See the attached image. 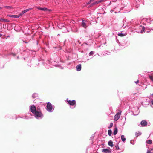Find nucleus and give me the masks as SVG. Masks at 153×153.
I'll return each instance as SVG.
<instances>
[{"label": "nucleus", "mask_w": 153, "mask_h": 153, "mask_svg": "<svg viewBox=\"0 0 153 153\" xmlns=\"http://www.w3.org/2000/svg\"><path fill=\"white\" fill-rule=\"evenodd\" d=\"M54 109V108H53L52 105L51 103L49 102L48 103L46 106V109L47 111L49 112H51L53 111Z\"/></svg>", "instance_id": "obj_3"}, {"label": "nucleus", "mask_w": 153, "mask_h": 153, "mask_svg": "<svg viewBox=\"0 0 153 153\" xmlns=\"http://www.w3.org/2000/svg\"><path fill=\"white\" fill-rule=\"evenodd\" d=\"M115 147L116 148L117 150H118L119 149V147L118 144H117V145L115 146Z\"/></svg>", "instance_id": "obj_30"}, {"label": "nucleus", "mask_w": 153, "mask_h": 153, "mask_svg": "<svg viewBox=\"0 0 153 153\" xmlns=\"http://www.w3.org/2000/svg\"><path fill=\"white\" fill-rule=\"evenodd\" d=\"M118 35L120 36L123 37L125 36L126 34L122 33H119L118 34Z\"/></svg>", "instance_id": "obj_19"}, {"label": "nucleus", "mask_w": 153, "mask_h": 153, "mask_svg": "<svg viewBox=\"0 0 153 153\" xmlns=\"http://www.w3.org/2000/svg\"><path fill=\"white\" fill-rule=\"evenodd\" d=\"M130 143L131 144L134 145L135 144V143L134 140H131L130 141Z\"/></svg>", "instance_id": "obj_27"}, {"label": "nucleus", "mask_w": 153, "mask_h": 153, "mask_svg": "<svg viewBox=\"0 0 153 153\" xmlns=\"http://www.w3.org/2000/svg\"><path fill=\"white\" fill-rule=\"evenodd\" d=\"M141 125L142 126H145L147 125V122L145 120H143L141 122Z\"/></svg>", "instance_id": "obj_10"}, {"label": "nucleus", "mask_w": 153, "mask_h": 153, "mask_svg": "<svg viewBox=\"0 0 153 153\" xmlns=\"http://www.w3.org/2000/svg\"><path fill=\"white\" fill-rule=\"evenodd\" d=\"M112 134V131L111 130H108V134L109 136H111Z\"/></svg>", "instance_id": "obj_20"}, {"label": "nucleus", "mask_w": 153, "mask_h": 153, "mask_svg": "<svg viewBox=\"0 0 153 153\" xmlns=\"http://www.w3.org/2000/svg\"><path fill=\"white\" fill-rule=\"evenodd\" d=\"M146 143L149 144H151L152 143V141L151 140H148L146 141Z\"/></svg>", "instance_id": "obj_18"}, {"label": "nucleus", "mask_w": 153, "mask_h": 153, "mask_svg": "<svg viewBox=\"0 0 153 153\" xmlns=\"http://www.w3.org/2000/svg\"><path fill=\"white\" fill-rule=\"evenodd\" d=\"M103 1V0H99L98 1H96L97 2V4H98L102 2Z\"/></svg>", "instance_id": "obj_31"}, {"label": "nucleus", "mask_w": 153, "mask_h": 153, "mask_svg": "<svg viewBox=\"0 0 153 153\" xmlns=\"http://www.w3.org/2000/svg\"><path fill=\"white\" fill-rule=\"evenodd\" d=\"M68 104L70 105V107L72 109L75 107L76 105V102L75 100H68V99H67Z\"/></svg>", "instance_id": "obj_2"}, {"label": "nucleus", "mask_w": 153, "mask_h": 153, "mask_svg": "<svg viewBox=\"0 0 153 153\" xmlns=\"http://www.w3.org/2000/svg\"><path fill=\"white\" fill-rule=\"evenodd\" d=\"M147 32H149V31H147Z\"/></svg>", "instance_id": "obj_46"}, {"label": "nucleus", "mask_w": 153, "mask_h": 153, "mask_svg": "<svg viewBox=\"0 0 153 153\" xmlns=\"http://www.w3.org/2000/svg\"><path fill=\"white\" fill-rule=\"evenodd\" d=\"M37 8L39 10H42V11H48V12H50L51 11V10L48 9L47 8H45V7L41 8V7H37Z\"/></svg>", "instance_id": "obj_5"}, {"label": "nucleus", "mask_w": 153, "mask_h": 153, "mask_svg": "<svg viewBox=\"0 0 153 153\" xmlns=\"http://www.w3.org/2000/svg\"><path fill=\"white\" fill-rule=\"evenodd\" d=\"M10 55H13V56H15V54H13V53H10Z\"/></svg>", "instance_id": "obj_38"}, {"label": "nucleus", "mask_w": 153, "mask_h": 153, "mask_svg": "<svg viewBox=\"0 0 153 153\" xmlns=\"http://www.w3.org/2000/svg\"><path fill=\"white\" fill-rule=\"evenodd\" d=\"M20 17V16L19 15H10V17H13L15 18H18Z\"/></svg>", "instance_id": "obj_13"}, {"label": "nucleus", "mask_w": 153, "mask_h": 153, "mask_svg": "<svg viewBox=\"0 0 153 153\" xmlns=\"http://www.w3.org/2000/svg\"><path fill=\"white\" fill-rule=\"evenodd\" d=\"M117 128H115L114 130L113 134L114 135H115L117 133Z\"/></svg>", "instance_id": "obj_15"}, {"label": "nucleus", "mask_w": 153, "mask_h": 153, "mask_svg": "<svg viewBox=\"0 0 153 153\" xmlns=\"http://www.w3.org/2000/svg\"><path fill=\"white\" fill-rule=\"evenodd\" d=\"M152 95L153 96V94H152Z\"/></svg>", "instance_id": "obj_48"}, {"label": "nucleus", "mask_w": 153, "mask_h": 153, "mask_svg": "<svg viewBox=\"0 0 153 153\" xmlns=\"http://www.w3.org/2000/svg\"><path fill=\"white\" fill-rule=\"evenodd\" d=\"M113 126V123H111L110 124L109 126L108 127V128H110L112 127Z\"/></svg>", "instance_id": "obj_26"}, {"label": "nucleus", "mask_w": 153, "mask_h": 153, "mask_svg": "<svg viewBox=\"0 0 153 153\" xmlns=\"http://www.w3.org/2000/svg\"><path fill=\"white\" fill-rule=\"evenodd\" d=\"M121 111H119V112L116 114L114 117V121H117L119 119L121 115Z\"/></svg>", "instance_id": "obj_4"}, {"label": "nucleus", "mask_w": 153, "mask_h": 153, "mask_svg": "<svg viewBox=\"0 0 153 153\" xmlns=\"http://www.w3.org/2000/svg\"><path fill=\"white\" fill-rule=\"evenodd\" d=\"M5 22H9V21L8 20H7V19H4V21Z\"/></svg>", "instance_id": "obj_40"}, {"label": "nucleus", "mask_w": 153, "mask_h": 153, "mask_svg": "<svg viewBox=\"0 0 153 153\" xmlns=\"http://www.w3.org/2000/svg\"><path fill=\"white\" fill-rule=\"evenodd\" d=\"M4 19H0V21H4Z\"/></svg>", "instance_id": "obj_39"}, {"label": "nucleus", "mask_w": 153, "mask_h": 153, "mask_svg": "<svg viewBox=\"0 0 153 153\" xmlns=\"http://www.w3.org/2000/svg\"><path fill=\"white\" fill-rule=\"evenodd\" d=\"M24 13H25V12L24 11H23L21 12V13L19 14L18 15H19L20 16V17Z\"/></svg>", "instance_id": "obj_29"}, {"label": "nucleus", "mask_w": 153, "mask_h": 153, "mask_svg": "<svg viewBox=\"0 0 153 153\" xmlns=\"http://www.w3.org/2000/svg\"><path fill=\"white\" fill-rule=\"evenodd\" d=\"M2 9V7H0V9Z\"/></svg>", "instance_id": "obj_44"}, {"label": "nucleus", "mask_w": 153, "mask_h": 153, "mask_svg": "<svg viewBox=\"0 0 153 153\" xmlns=\"http://www.w3.org/2000/svg\"><path fill=\"white\" fill-rule=\"evenodd\" d=\"M31 9H32V8H29V9H26L24 11L25 12V13Z\"/></svg>", "instance_id": "obj_25"}, {"label": "nucleus", "mask_w": 153, "mask_h": 153, "mask_svg": "<svg viewBox=\"0 0 153 153\" xmlns=\"http://www.w3.org/2000/svg\"><path fill=\"white\" fill-rule=\"evenodd\" d=\"M147 22H149V21L152 22L153 21L152 19H148L146 20Z\"/></svg>", "instance_id": "obj_28"}, {"label": "nucleus", "mask_w": 153, "mask_h": 153, "mask_svg": "<svg viewBox=\"0 0 153 153\" xmlns=\"http://www.w3.org/2000/svg\"><path fill=\"white\" fill-rule=\"evenodd\" d=\"M88 149V147L87 148V149H86V153H87V150Z\"/></svg>", "instance_id": "obj_41"}, {"label": "nucleus", "mask_w": 153, "mask_h": 153, "mask_svg": "<svg viewBox=\"0 0 153 153\" xmlns=\"http://www.w3.org/2000/svg\"><path fill=\"white\" fill-rule=\"evenodd\" d=\"M141 133L140 132H139L138 133L136 132L135 133L136 137H137L139 136L140 135H141Z\"/></svg>", "instance_id": "obj_21"}, {"label": "nucleus", "mask_w": 153, "mask_h": 153, "mask_svg": "<svg viewBox=\"0 0 153 153\" xmlns=\"http://www.w3.org/2000/svg\"><path fill=\"white\" fill-rule=\"evenodd\" d=\"M86 22L83 20H82V27L84 28H86L87 26L85 23Z\"/></svg>", "instance_id": "obj_11"}, {"label": "nucleus", "mask_w": 153, "mask_h": 153, "mask_svg": "<svg viewBox=\"0 0 153 153\" xmlns=\"http://www.w3.org/2000/svg\"><path fill=\"white\" fill-rule=\"evenodd\" d=\"M30 109L31 112L34 114L35 117L37 119H41L43 118V114L40 110L36 109L35 105H31Z\"/></svg>", "instance_id": "obj_1"}, {"label": "nucleus", "mask_w": 153, "mask_h": 153, "mask_svg": "<svg viewBox=\"0 0 153 153\" xmlns=\"http://www.w3.org/2000/svg\"><path fill=\"white\" fill-rule=\"evenodd\" d=\"M108 145L111 147H112L113 146V142L111 140L109 141L108 142Z\"/></svg>", "instance_id": "obj_12"}, {"label": "nucleus", "mask_w": 153, "mask_h": 153, "mask_svg": "<svg viewBox=\"0 0 153 153\" xmlns=\"http://www.w3.org/2000/svg\"><path fill=\"white\" fill-rule=\"evenodd\" d=\"M140 29H141V30L139 31H138V33H143L145 32L144 30L145 29V28L144 27L140 26Z\"/></svg>", "instance_id": "obj_6"}, {"label": "nucleus", "mask_w": 153, "mask_h": 153, "mask_svg": "<svg viewBox=\"0 0 153 153\" xmlns=\"http://www.w3.org/2000/svg\"><path fill=\"white\" fill-rule=\"evenodd\" d=\"M38 96V94L36 93H33L32 95V97L33 98L37 97Z\"/></svg>", "instance_id": "obj_17"}, {"label": "nucleus", "mask_w": 153, "mask_h": 153, "mask_svg": "<svg viewBox=\"0 0 153 153\" xmlns=\"http://www.w3.org/2000/svg\"><path fill=\"white\" fill-rule=\"evenodd\" d=\"M89 60V59H87V60Z\"/></svg>", "instance_id": "obj_47"}, {"label": "nucleus", "mask_w": 153, "mask_h": 153, "mask_svg": "<svg viewBox=\"0 0 153 153\" xmlns=\"http://www.w3.org/2000/svg\"><path fill=\"white\" fill-rule=\"evenodd\" d=\"M18 118H21L23 119H28L30 118L31 117H29V116H23L22 117H19Z\"/></svg>", "instance_id": "obj_14"}, {"label": "nucleus", "mask_w": 153, "mask_h": 153, "mask_svg": "<svg viewBox=\"0 0 153 153\" xmlns=\"http://www.w3.org/2000/svg\"><path fill=\"white\" fill-rule=\"evenodd\" d=\"M139 82V80H137V81L135 82V83L137 84Z\"/></svg>", "instance_id": "obj_36"}, {"label": "nucleus", "mask_w": 153, "mask_h": 153, "mask_svg": "<svg viewBox=\"0 0 153 153\" xmlns=\"http://www.w3.org/2000/svg\"><path fill=\"white\" fill-rule=\"evenodd\" d=\"M147 153H153V151H151L149 150H148Z\"/></svg>", "instance_id": "obj_32"}, {"label": "nucleus", "mask_w": 153, "mask_h": 153, "mask_svg": "<svg viewBox=\"0 0 153 153\" xmlns=\"http://www.w3.org/2000/svg\"><path fill=\"white\" fill-rule=\"evenodd\" d=\"M94 51H91L90 53H89V56H91L92 55L94 54Z\"/></svg>", "instance_id": "obj_23"}, {"label": "nucleus", "mask_w": 153, "mask_h": 153, "mask_svg": "<svg viewBox=\"0 0 153 153\" xmlns=\"http://www.w3.org/2000/svg\"><path fill=\"white\" fill-rule=\"evenodd\" d=\"M151 106L153 108V100L152 101H151Z\"/></svg>", "instance_id": "obj_34"}, {"label": "nucleus", "mask_w": 153, "mask_h": 153, "mask_svg": "<svg viewBox=\"0 0 153 153\" xmlns=\"http://www.w3.org/2000/svg\"><path fill=\"white\" fill-rule=\"evenodd\" d=\"M152 75H149V77L150 80L152 81H153V74H152Z\"/></svg>", "instance_id": "obj_22"}, {"label": "nucleus", "mask_w": 153, "mask_h": 153, "mask_svg": "<svg viewBox=\"0 0 153 153\" xmlns=\"http://www.w3.org/2000/svg\"><path fill=\"white\" fill-rule=\"evenodd\" d=\"M2 34H1L0 33V37H1V36H2Z\"/></svg>", "instance_id": "obj_42"}, {"label": "nucleus", "mask_w": 153, "mask_h": 153, "mask_svg": "<svg viewBox=\"0 0 153 153\" xmlns=\"http://www.w3.org/2000/svg\"><path fill=\"white\" fill-rule=\"evenodd\" d=\"M81 65L80 64H78L76 66V71H81Z\"/></svg>", "instance_id": "obj_7"}, {"label": "nucleus", "mask_w": 153, "mask_h": 153, "mask_svg": "<svg viewBox=\"0 0 153 153\" xmlns=\"http://www.w3.org/2000/svg\"><path fill=\"white\" fill-rule=\"evenodd\" d=\"M4 7L7 8H9L10 7L9 6H5Z\"/></svg>", "instance_id": "obj_35"}, {"label": "nucleus", "mask_w": 153, "mask_h": 153, "mask_svg": "<svg viewBox=\"0 0 153 153\" xmlns=\"http://www.w3.org/2000/svg\"><path fill=\"white\" fill-rule=\"evenodd\" d=\"M151 30H153V27L151 28Z\"/></svg>", "instance_id": "obj_45"}, {"label": "nucleus", "mask_w": 153, "mask_h": 153, "mask_svg": "<svg viewBox=\"0 0 153 153\" xmlns=\"http://www.w3.org/2000/svg\"><path fill=\"white\" fill-rule=\"evenodd\" d=\"M61 29H62V31L63 32L66 33L69 31L64 26L62 27Z\"/></svg>", "instance_id": "obj_8"}, {"label": "nucleus", "mask_w": 153, "mask_h": 153, "mask_svg": "<svg viewBox=\"0 0 153 153\" xmlns=\"http://www.w3.org/2000/svg\"><path fill=\"white\" fill-rule=\"evenodd\" d=\"M102 151L104 153H111V151L106 149H103Z\"/></svg>", "instance_id": "obj_9"}, {"label": "nucleus", "mask_w": 153, "mask_h": 153, "mask_svg": "<svg viewBox=\"0 0 153 153\" xmlns=\"http://www.w3.org/2000/svg\"><path fill=\"white\" fill-rule=\"evenodd\" d=\"M91 1H90V0L88 2H87V4H89L91 3Z\"/></svg>", "instance_id": "obj_37"}, {"label": "nucleus", "mask_w": 153, "mask_h": 153, "mask_svg": "<svg viewBox=\"0 0 153 153\" xmlns=\"http://www.w3.org/2000/svg\"><path fill=\"white\" fill-rule=\"evenodd\" d=\"M90 1L91 2L92 1H94V0H90Z\"/></svg>", "instance_id": "obj_43"}, {"label": "nucleus", "mask_w": 153, "mask_h": 153, "mask_svg": "<svg viewBox=\"0 0 153 153\" xmlns=\"http://www.w3.org/2000/svg\"><path fill=\"white\" fill-rule=\"evenodd\" d=\"M121 138L123 142H125L126 139L125 138V136L124 135H122L121 136Z\"/></svg>", "instance_id": "obj_16"}, {"label": "nucleus", "mask_w": 153, "mask_h": 153, "mask_svg": "<svg viewBox=\"0 0 153 153\" xmlns=\"http://www.w3.org/2000/svg\"><path fill=\"white\" fill-rule=\"evenodd\" d=\"M45 67H46V68H49L50 67H51V66H48V65H45Z\"/></svg>", "instance_id": "obj_33"}, {"label": "nucleus", "mask_w": 153, "mask_h": 153, "mask_svg": "<svg viewBox=\"0 0 153 153\" xmlns=\"http://www.w3.org/2000/svg\"><path fill=\"white\" fill-rule=\"evenodd\" d=\"M97 4V1H95L94 3H93L91 4L90 6V7L92 6H93L94 5H95V4Z\"/></svg>", "instance_id": "obj_24"}]
</instances>
